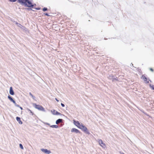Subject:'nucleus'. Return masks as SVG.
<instances>
[{
    "instance_id": "nucleus-1",
    "label": "nucleus",
    "mask_w": 154,
    "mask_h": 154,
    "mask_svg": "<svg viewBox=\"0 0 154 154\" xmlns=\"http://www.w3.org/2000/svg\"><path fill=\"white\" fill-rule=\"evenodd\" d=\"M74 124L78 128L81 129L86 134H89L90 133L88 130V129L82 123H80L79 122L76 121L75 120H73Z\"/></svg>"
},
{
    "instance_id": "nucleus-2",
    "label": "nucleus",
    "mask_w": 154,
    "mask_h": 154,
    "mask_svg": "<svg viewBox=\"0 0 154 154\" xmlns=\"http://www.w3.org/2000/svg\"><path fill=\"white\" fill-rule=\"evenodd\" d=\"M19 2L22 5L27 7H33L35 5V4H33L32 0H18Z\"/></svg>"
},
{
    "instance_id": "nucleus-3",
    "label": "nucleus",
    "mask_w": 154,
    "mask_h": 154,
    "mask_svg": "<svg viewBox=\"0 0 154 154\" xmlns=\"http://www.w3.org/2000/svg\"><path fill=\"white\" fill-rule=\"evenodd\" d=\"M33 106L35 108L38 109L39 110L42 111L43 112L45 111V109L41 106L37 105L35 104H33Z\"/></svg>"
},
{
    "instance_id": "nucleus-4",
    "label": "nucleus",
    "mask_w": 154,
    "mask_h": 154,
    "mask_svg": "<svg viewBox=\"0 0 154 154\" xmlns=\"http://www.w3.org/2000/svg\"><path fill=\"white\" fill-rule=\"evenodd\" d=\"M97 142L98 143L99 145L103 148H105L106 147V146L105 144L103 142L102 140L100 139H98L97 140Z\"/></svg>"
},
{
    "instance_id": "nucleus-5",
    "label": "nucleus",
    "mask_w": 154,
    "mask_h": 154,
    "mask_svg": "<svg viewBox=\"0 0 154 154\" xmlns=\"http://www.w3.org/2000/svg\"><path fill=\"white\" fill-rule=\"evenodd\" d=\"M41 150L43 152L46 154H49L51 153V151L46 149L42 148L41 149Z\"/></svg>"
},
{
    "instance_id": "nucleus-6",
    "label": "nucleus",
    "mask_w": 154,
    "mask_h": 154,
    "mask_svg": "<svg viewBox=\"0 0 154 154\" xmlns=\"http://www.w3.org/2000/svg\"><path fill=\"white\" fill-rule=\"evenodd\" d=\"M51 113L54 115H60L61 114L59 112L54 109L51 110Z\"/></svg>"
},
{
    "instance_id": "nucleus-7",
    "label": "nucleus",
    "mask_w": 154,
    "mask_h": 154,
    "mask_svg": "<svg viewBox=\"0 0 154 154\" xmlns=\"http://www.w3.org/2000/svg\"><path fill=\"white\" fill-rule=\"evenodd\" d=\"M71 132H75L76 133H80V131L77 129H76L75 128H72L71 129Z\"/></svg>"
},
{
    "instance_id": "nucleus-8",
    "label": "nucleus",
    "mask_w": 154,
    "mask_h": 154,
    "mask_svg": "<svg viewBox=\"0 0 154 154\" xmlns=\"http://www.w3.org/2000/svg\"><path fill=\"white\" fill-rule=\"evenodd\" d=\"M9 93L11 95H14V92L12 87H11L10 88Z\"/></svg>"
},
{
    "instance_id": "nucleus-9",
    "label": "nucleus",
    "mask_w": 154,
    "mask_h": 154,
    "mask_svg": "<svg viewBox=\"0 0 154 154\" xmlns=\"http://www.w3.org/2000/svg\"><path fill=\"white\" fill-rule=\"evenodd\" d=\"M141 78L144 80V81L146 83H148L149 82V81H148L146 78V77L145 76L143 75L141 77Z\"/></svg>"
},
{
    "instance_id": "nucleus-10",
    "label": "nucleus",
    "mask_w": 154,
    "mask_h": 154,
    "mask_svg": "<svg viewBox=\"0 0 154 154\" xmlns=\"http://www.w3.org/2000/svg\"><path fill=\"white\" fill-rule=\"evenodd\" d=\"M16 119L19 124L21 125L22 124L23 122L20 119V117H16Z\"/></svg>"
},
{
    "instance_id": "nucleus-11",
    "label": "nucleus",
    "mask_w": 154,
    "mask_h": 154,
    "mask_svg": "<svg viewBox=\"0 0 154 154\" xmlns=\"http://www.w3.org/2000/svg\"><path fill=\"white\" fill-rule=\"evenodd\" d=\"M8 98L12 102L14 103H15V101L12 99V98L10 95H8Z\"/></svg>"
},
{
    "instance_id": "nucleus-12",
    "label": "nucleus",
    "mask_w": 154,
    "mask_h": 154,
    "mask_svg": "<svg viewBox=\"0 0 154 154\" xmlns=\"http://www.w3.org/2000/svg\"><path fill=\"white\" fill-rule=\"evenodd\" d=\"M63 121L62 119H59L57 120L56 122V123L57 124H58L59 123L62 122Z\"/></svg>"
},
{
    "instance_id": "nucleus-13",
    "label": "nucleus",
    "mask_w": 154,
    "mask_h": 154,
    "mask_svg": "<svg viewBox=\"0 0 154 154\" xmlns=\"http://www.w3.org/2000/svg\"><path fill=\"white\" fill-rule=\"evenodd\" d=\"M50 127L52 128H58V126L57 125H53L50 126Z\"/></svg>"
},
{
    "instance_id": "nucleus-14",
    "label": "nucleus",
    "mask_w": 154,
    "mask_h": 154,
    "mask_svg": "<svg viewBox=\"0 0 154 154\" xmlns=\"http://www.w3.org/2000/svg\"><path fill=\"white\" fill-rule=\"evenodd\" d=\"M26 109L29 112H30V113H31V114L32 115H34V113L32 112V111L29 109L27 108Z\"/></svg>"
},
{
    "instance_id": "nucleus-15",
    "label": "nucleus",
    "mask_w": 154,
    "mask_h": 154,
    "mask_svg": "<svg viewBox=\"0 0 154 154\" xmlns=\"http://www.w3.org/2000/svg\"><path fill=\"white\" fill-rule=\"evenodd\" d=\"M29 94L33 99H35V97L32 95V94H31V93L30 92L29 93Z\"/></svg>"
},
{
    "instance_id": "nucleus-16",
    "label": "nucleus",
    "mask_w": 154,
    "mask_h": 154,
    "mask_svg": "<svg viewBox=\"0 0 154 154\" xmlns=\"http://www.w3.org/2000/svg\"><path fill=\"white\" fill-rule=\"evenodd\" d=\"M19 146L22 149H23V147L22 145L21 144H20L19 145Z\"/></svg>"
},
{
    "instance_id": "nucleus-17",
    "label": "nucleus",
    "mask_w": 154,
    "mask_h": 154,
    "mask_svg": "<svg viewBox=\"0 0 154 154\" xmlns=\"http://www.w3.org/2000/svg\"><path fill=\"white\" fill-rule=\"evenodd\" d=\"M16 24L17 25V26L20 27L21 26H22V25L21 24L18 23H16Z\"/></svg>"
},
{
    "instance_id": "nucleus-18",
    "label": "nucleus",
    "mask_w": 154,
    "mask_h": 154,
    "mask_svg": "<svg viewBox=\"0 0 154 154\" xmlns=\"http://www.w3.org/2000/svg\"><path fill=\"white\" fill-rule=\"evenodd\" d=\"M150 87L152 89L154 90V85H150Z\"/></svg>"
},
{
    "instance_id": "nucleus-19",
    "label": "nucleus",
    "mask_w": 154,
    "mask_h": 154,
    "mask_svg": "<svg viewBox=\"0 0 154 154\" xmlns=\"http://www.w3.org/2000/svg\"><path fill=\"white\" fill-rule=\"evenodd\" d=\"M14 104H15V105L16 106L18 107H20V106H19V105L17 104H16V102H15V103H14Z\"/></svg>"
},
{
    "instance_id": "nucleus-20",
    "label": "nucleus",
    "mask_w": 154,
    "mask_h": 154,
    "mask_svg": "<svg viewBox=\"0 0 154 154\" xmlns=\"http://www.w3.org/2000/svg\"><path fill=\"white\" fill-rule=\"evenodd\" d=\"M47 10V8H44L43 9V10L44 11H45Z\"/></svg>"
},
{
    "instance_id": "nucleus-21",
    "label": "nucleus",
    "mask_w": 154,
    "mask_h": 154,
    "mask_svg": "<svg viewBox=\"0 0 154 154\" xmlns=\"http://www.w3.org/2000/svg\"><path fill=\"white\" fill-rule=\"evenodd\" d=\"M44 124L45 125H50L49 123H46V122H44Z\"/></svg>"
},
{
    "instance_id": "nucleus-22",
    "label": "nucleus",
    "mask_w": 154,
    "mask_h": 154,
    "mask_svg": "<svg viewBox=\"0 0 154 154\" xmlns=\"http://www.w3.org/2000/svg\"><path fill=\"white\" fill-rule=\"evenodd\" d=\"M22 27H23V28L22 29L23 30H26V28L24 27V26H22Z\"/></svg>"
},
{
    "instance_id": "nucleus-23",
    "label": "nucleus",
    "mask_w": 154,
    "mask_h": 154,
    "mask_svg": "<svg viewBox=\"0 0 154 154\" xmlns=\"http://www.w3.org/2000/svg\"><path fill=\"white\" fill-rule=\"evenodd\" d=\"M61 104L62 107H64L65 106V105L63 104L62 103H61Z\"/></svg>"
},
{
    "instance_id": "nucleus-24",
    "label": "nucleus",
    "mask_w": 154,
    "mask_h": 154,
    "mask_svg": "<svg viewBox=\"0 0 154 154\" xmlns=\"http://www.w3.org/2000/svg\"><path fill=\"white\" fill-rule=\"evenodd\" d=\"M11 2H15L16 0H9Z\"/></svg>"
},
{
    "instance_id": "nucleus-25",
    "label": "nucleus",
    "mask_w": 154,
    "mask_h": 154,
    "mask_svg": "<svg viewBox=\"0 0 154 154\" xmlns=\"http://www.w3.org/2000/svg\"><path fill=\"white\" fill-rule=\"evenodd\" d=\"M120 154H125V153H123V152H120Z\"/></svg>"
},
{
    "instance_id": "nucleus-26",
    "label": "nucleus",
    "mask_w": 154,
    "mask_h": 154,
    "mask_svg": "<svg viewBox=\"0 0 154 154\" xmlns=\"http://www.w3.org/2000/svg\"><path fill=\"white\" fill-rule=\"evenodd\" d=\"M55 99L57 102L59 101V100H58L57 98H56Z\"/></svg>"
},
{
    "instance_id": "nucleus-27",
    "label": "nucleus",
    "mask_w": 154,
    "mask_h": 154,
    "mask_svg": "<svg viewBox=\"0 0 154 154\" xmlns=\"http://www.w3.org/2000/svg\"><path fill=\"white\" fill-rule=\"evenodd\" d=\"M150 70L152 71H153V69L152 68H150Z\"/></svg>"
},
{
    "instance_id": "nucleus-28",
    "label": "nucleus",
    "mask_w": 154,
    "mask_h": 154,
    "mask_svg": "<svg viewBox=\"0 0 154 154\" xmlns=\"http://www.w3.org/2000/svg\"><path fill=\"white\" fill-rule=\"evenodd\" d=\"M19 108H20L21 110H22V109H23V108H22L20 106V107H19Z\"/></svg>"
},
{
    "instance_id": "nucleus-29",
    "label": "nucleus",
    "mask_w": 154,
    "mask_h": 154,
    "mask_svg": "<svg viewBox=\"0 0 154 154\" xmlns=\"http://www.w3.org/2000/svg\"><path fill=\"white\" fill-rule=\"evenodd\" d=\"M45 14L48 16H49V15L47 14Z\"/></svg>"
},
{
    "instance_id": "nucleus-30",
    "label": "nucleus",
    "mask_w": 154,
    "mask_h": 154,
    "mask_svg": "<svg viewBox=\"0 0 154 154\" xmlns=\"http://www.w3.org/2000/svg\"><path fill=\"white\" fill-rule=\"evenodd\" d=\"M22 26H21V27H20L22 29L23 28V27H22Z\"/></svg>"
},
{
    "instance_id": "nucleus-31",
    "label": "nucleus",
    "mask_w": 154,
    "mask_h": 154,
    "mask_svg": "<svg viewBox=\"0 0 154 154\" xmlns=\"http://www.w3.org/2000/svg\"><path fill=\"white\" fill-rule=\"evenodd\" d=\"M36 9L37 10H39L40 9L39 8H37Z\"/></svg>"
}]
</instances>
